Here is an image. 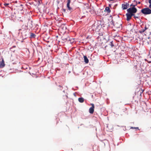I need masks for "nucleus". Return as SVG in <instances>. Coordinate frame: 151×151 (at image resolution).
Here are the masks:
<instances>
[{
    "mask_svg": "<svg viewBox=\"0 0 151 151\" xmlns=\"http://www.w3.org/2000/svg\"><path fill=\"white\" fill-rule=\"evenodd\" d=\"M133 16L134 17V18L136 19L137 18V19H139V17H138V16H136V15H135V14H133Z\"/></svg>",
    "mask_w": 151,
    "mask_h": 151,
    "instance_id": "f8f14e48",
    "label": "nucleus"
},
{
    "mask_svg": "<svg viewBox=\"0 0 151 151\" xmlns=\"http://www.w3.org/2000/svg\"><path fill=\"white\" fill-rule=\"evenodd\" d=\"M135 127H131V129H135Z\"/></svg>",
    "mask_w": 151,
    "mask_h": 151,
    "instance_id": "412c9836",
    "label": "nucleus"
},
{
    "mask_svg": "<svg viewBox=\"0 0 151 151\" xmlns=\"http://www.w3.org/2000/svg\"><path fill=\"white\" fill-rule=\"evenodd\" d=\"M127 17V20L129 21L131 18L132 17L133 15V14H132L129 13H127L126 14Z\"/></svg>",
    "mask_w": 151,
    "mask_h": 151,
    "instance_id": "39448f33",
    "label": "nucleus"
},
{
    "mask_svg": "<svg viewBox=\"0 0 151 151\" xmlns=\"http://www.w3.org/2000/svg\"><path fill=\"white\" fill-rule=\"evenodd\" d=\"M9 3H4V6H7L8 5H9Z\"/></svg>",
    "mask_w": 151,
    "mask_h": 151,
    "instance_id": "2eb2a0df",
    "label": "nucleus"
},
{
    "mask_svg": "<svg viewBox=\"0 0 151 151\" xmlns=\"http://www.w3.org/2000/svg\"><path fill=\"white\" fill-rule=\"evenodd\" d=\"M147 29V28L146 27V26H145V29H144V30H145V31L146 29Z\"/></svg>",
    "mask_w": 151,
    "mask_h": 151,
    "instance_id": "dca6fc26",
    "label": "nucleus"
},
{
    "mask_svg": "<svg viewBox=\"0 0 151 151\" xmlns=\"http://www.w3.org/2000/svg\"><path fill=\"white\" fill-rule=\"evenodd\" d=\"M84 99L83 97L79 98L78 99L79 101L81 103H83L84 101Z\"/></svg>",
    "mask_w": 151,
    "mask_h": 151,
    "instance_id": "1a4fd4ad",
    "label": "nucleus"
},
{
    "mask_svg": "<svg viewBox=\"0 0 151 151\" xmlns=\"http://www.w3.org/2000/svg\"><path fill=\"white\" fill-rule=\"evenodd\" d=\"M145 31V30H144V29H143L139 30V32L140 33H142L144 32Z\"/></svg>",
    "mask_w": 151,
    "mask_h": 151,
    "instance_id": "ddd939ff",
    "label": "nucleus"
},
{
    "mask_svg": "<svg viewBox=\"0 0 151 151\" xmlns=\"http://www.w3.org/2000/svg\"><path fill=\"white\" fill-rule=\"evenodd\" d=\"M149 7L151 9V4L149 5Z\"/></svg>",
    "mask_w": 151,
    "mask_h": 151,
    "instance_id": "6ab92c4d",
    "label": "nucleus"
},
{
    "mask_svg": "<svg viewBox=\"0 0 151 151\" xmlns=\"http://www.w3.org/2000/svg\"><path fill=\"white\" fill-rule=\"evenodd\" d=\"M149 0V3L150 4H151V0Z\"/></svg>",
    "mask_w": 151,
    "mask_h": 151,
    "instance_id": "f3484780",
    "label": "nucleus"
},
{
    "mask_svg": "<svg viewBox=\"0 0 151 151\" xmlns=\"http://www.w3.org/2000/svg\"><path fill=\"white\" fill-rule=\"evenodd\" d=\"M117 37H119V36H118Z\"/></svg>",
    "mask_w": 151,
    "mask_h": 151,
    "instance_id": "a878e982",
    "label": "nucleus"
},
{
    "mask_svg": "<svg viewBox=\"0 0 151 151\" xmlns=\"http://www.w3.org/2000/svg\"><path fill=\"white\" fill-rule=\"evenodd\" d=\"M105 11H106L108 13H110L111 12V10L110 8L109 7H106L105 9Z\"/></svg>",
    "mask_w": 151,
    "mask_h": 151,
    "instance_id": "9d476101",
    "label": "nucleus"
},
{
    "mask_svg": "<svg viewBox=\"0 0 151 151\" xmlns=\"http://www.w3.org/2000/svg\"><path fill=\"white\" fill-rule=\"evenodd\" d=\"M111 47H112L113 46H114V45H113L112 43L111 42Z\"/></svg>",
    "mask_w": 151,
    "mask_h": 151,
    "instance_id": "a211bd4d",
    "label": "nucleus"
},
{
    "mask_svg": "<svg viewBox=\"0 0 151 151\" xmlns=\"http://www.w3.org/2000/svg\"><path fill=\"white\" fill-rule=\"evenodd\" d=\"M5 64L3 59H2V61L0 62V68H3L5 66Z\"/></svg>",
    "mask_w": 151,
    "mask_h": 151,
    "instance_id": "0eeeda50",
    "label": "nucleus"
},
{
    "mask_svg": "<svg viewBox=\"0 0 151 151\" xmlns=\"http://www.w3.org/2000/svg\"><path fill=\"white\" fill-rule=\"evenodd\" d=\"M30 36L31 37H33L35 36V35L33 33L30 32Z\"/></svg>",
    "mask_w": 151,
    "mask_h": 151,
    "instance_id": "9b49d317",
    "label": "nucleus"
},
{
    "mask_svg": "<svg viewBox=\"0 0 151 151\" xmlns=\"http://www.w3.org/2000/svg\"><path fill=\"white\" fill-rule=\"evenodd\" d=\"M58 87L60 88L59 89L60 90H62L63 88V87L62 86L59 85Z\"/></svg>",
    "mask_w": 151,
    "mask_h": 151,
    "instance_id": "4468645a",
    "label": "nucleus"
},
{
    "mask_svg": "<svg viewBox=\"0 0 151 151\" xmlns=\"http://www.w3.org/2000/svg\"><path fill=\"white\" fill-rule=\"evenodd\" d=\"M71 2V0H67V6L68 8V9L70 10L71 11L73 10V9L70 7V4Z\"/></svg>",
    "mask_w": 151,
    "mask_h": 151,
    "instance_id": "423d86ee",
    "label": "nucleus"
},
{
    "mask_svg": "<svg viewBox=\"0 0 151 151\" xmlns=\"http://www.w3.org/2000/svg\"><path fill=\"white\" fill-rule=\"evenodd\" d=\"M84 61L86 63H88L89 60L87 57L86 56H83Z\"/></svg>",
    "mask_w": 151,
    "mask_h": 151,
    "instance_id": "6e6552de",
    "label": "nucleus"
},
{
    "mask_svg": "<svg viewBox=\"0 0 151 151\" xmlns=\"http://www.w3.org/2000/svg\"><path fill=\"white\" fill-rule=\"evenodd\" d=\"M91 107L89 108V111L90 114H92L94 111V106L93 104H91Z\"/></svg>",
    "mask_w": 151,
    "mask_h": 151,
    "instance_id": "20e7f679",
    "label": "nucleus"
},
{
    "mask_svg": "<svg viewBox=\"0 0 151 151\" xmlns=\"http://www.w3.org/2000/svg\"><path fill=\"white\" fill-rule=\"evenodd\" d=\"M137 5V2H136V4H135V5L133 4V5H135V6H136V5Z\"/></svg>",
    "mask_w": 151,
    "mask_h": 151,
    "instance_id": "aec40b11",
    "label": "nucleus"
},
{
    "mask_svg": "<svg viewBox=\"0 0 151 151\" xmlns=\"http://www.w3.org/2000/svg\"><path fill=\"white\" fill-rule=\"evenodd\" d=\"M135 5H133V4H131L130 5L131 7L128 9L127 11L128 13L132 14L136 13L137 11V9L135 8Z\"/></svg>",
    "mask_w": 151,
    "mask_h": 151,
    "instance_id": "f257e3e1",
    "label": "nucleus"
},
{
    "mask_svg": "<svg viewBox=\"0 0 151 151\" xmlns=\"http://www.w3.org/2000/svg\"><path fill=\"white\" fill-rule=\"evenodd\" d=\"M135 129H139L138 127H137L135 128Z\"/></svg>",
    "mask_w": 151,
    "mask_h": 151,
    "instance_id": "b1692460",
    "label": "nucleus"
},
{
    "mask_svg": "<svg viewBox=\"0 0 151 151\" xmlns=\"http://www.w3.org/2000/svg\"><path fill=\"white\" fill-rule=\"evenodd\" d=\"M32 21H30V22H29V23L30 24V23H32Z\"/></svg>",
    "mask_w": 151,
    "mask_h": 151,
    "instance_id": "5701e85b",
    "label": "nucleus"
},
{
    "mask_svg": "<svg viewBox=\"0 0 151 151\" xmlns=\"http://www.w3.org/2000/svg\"><path fill=\"white\" fill-rule=\"evenodd\" d=\"M129 7V4L128 3H124L122 4V8L123 10L127 9Z\"/></svg>",
    "mask_w": 151,
    "mask_h": 151,
    "instance_id": "7ed1b4c3",
    "label": "nucleus"
},
{
    "mask_svg": "<svg viewBox=\"0 0 151 151\" xmlns=\"http://www.w3.org/2000/svg\"><path fill=\"white\" fill-rule=\"evenodd\" d=\"M140 2H138V4H140Z\"/></svg>",
    "mask_w": 151,
    "mask_h": 151,
    "instance_id": "393cba45",
    "label": "nucleus"
},
{
    "mask_svg": "<svg viewBox=\"0 0 151 151\" xmlns=\"http://www.w3.org/2000/svg\"><path fill=\"white\" fill-rule=\"evenodd\" d=\"M29 27H32V24H31V25H29Z\"/></svg>",
    "mask_w": 151,
    "mask_h": 151,
    "instance_id": "4be33fe9",
    "label": "nucleus"
},
{
    "mask_svg": "<svg viewBox=\"0 0 151 151\" xmlns=\"http://www.w3.org/2000/svg\"><path fill=\"white\" fill-rule=\"evenodd\" d=\"M141 12L145 15L149 14H151V10L148 8H146L142 9Z\"/></svg>",
    "mask_w": 151,
    "mask_h": 151,
    "instance_id": "f03ea898",
    "label": "nucleus"
}]
</instances>
